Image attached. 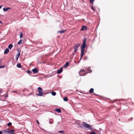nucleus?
I'll use <instances>...</instances> for the list:
<instances>
[{"mask_svg":"<svg viewBox=\"0 0 134 134\" xmlns=\"http://www.w3.org/2000/svg\"><path fill=\"white\" fill-rule=\"evenodd\" d=\"M2 21L0 20V24H2Z\"/></svg>","mask_w":134,"mask_h":134,"instance_id":"obj_40","label":"nucleus"},{"mask_svg":"<svg viewBox=\"0 0 134 134\" xmlns=\"http://www.w3.org/2000/svg\"><path fill=\"white\" fill-rule=\"evenodd\" d=\"M2 6H0V9L1 8Z\"/></svg>","mask_w":134,"mask_h":134,"instance_id":"obj_43","label":"nucleus"},{"mask_svg":"<svg viewBox=\"0 0 134 134\" xmlns=\"http://www.w3.org/2000/svg\"><path fill=\"white\" fill-rule=\"evenodd\" d=\"M94 91V89L93 88H91L89 91V93L90 94L92 93Z\"/></svg>","mask_w":134,"mask_h":134,"instance_id":"obj_14","label":"nucleus"},{"mask_svg":"<svg viewBox=\"0 0 134 134\" xmlns=\"http://www.w3.org/2000/svg\"><path fill=\"white\" fill-rule=\"evenodd\" d=\"M55 110L58 113L61 112V110L59 109H55Z\"/></svg>","mask_w":134,"mask_h":134,"instance_id":"obj_11","label":"nucleus"},{"mask_svg":"<svg viewBox=\"0 0 134 134\" xmlns=\"http://www.w3.org/2000/svg\"><path fill=\"white\" fill-rule=\"evenodd\" d=\"M91 8L92 10H93L94 11V9L92 6H91Z\"/></svg>","mask_w":134,"mask_h":134,"instance_id":"obj_34","label":"nucleus"},{"mask_svg":"<svg viewBox=\"0 0 134 134\" xmlns=\"http://www.w3.org/2000/svg\"><path fill=\"white\" fill-rule=\"evenodd\" d=\"M23 40H20V41L18 42L17 44L18 45H20L22 44Z\"/></svg>","mask_w":134,"mask_h":134,"instance_id":"obj_18","label":"nucleus"},{"mask_svg":"<svg viewBox=\"0 0 134 134\" xmlns=\"http://www.w3.org/2000/svg\"><path fill=\"white\" fill-rule=\"evenodd\" d=\"M14 131V130H9V133L10 134H14L13 133Z\"/></svg>","mask_w":134,"mask_h":134,"instance_id":"obj_21","label":"nucleus"},{"mask_svg":"<svg viewBox=\"0 0 134 134\" xmlns=\"http://www.w3.org/2000/svg\"><path fill=\"white\" fill-rule=\"evenodd\" d=\"M80 44H77L75 45L74 47V52H75V53H76L77 51L78 48L80 46Z\"/></svg>","mask_w":134,"mask_h":134,"instance_id":"obj_4","label":"nucleus"},{"mask_svg":"<svg viewBox=\"0 0 134 134\" xmlns=\"http://www.w3.org/2000/svg\"><path fill=\"white\" fill-rule=\"evenodd\" d=\"M64 100L65 101H67L68 100V98L65 97L63 98Z\"/></svg>","mask_w":134,"mask_h":134,"instance_id":"obj_24","label":"nucleus"},{"mask_svg":"<svg viewBox=\"0 0 134 134\" xmlns=\"http://www.w3.org/2000/svg\"><path fill=\"white\" fill-rule=\"evenodd\" d=\"M13 46L12 44H10L8 46V47L9 49H11L13 47Z\"/></svg>","mask_w":134,"mask_h":134,"instance_id":"obj_20","label":"nucleus"},{"mask_svg":"<svg viewBox=\"0 0 134 134\" xmlns=\"http://www.w3.org/2000/svg\"><path fill=\"white\" fill-rule=\"evenodd\" d=\"M87 71L88 72H92L91 70L90 69V68H88L87 69Z\"/></svg>","mask_w":134,"mask_h":134,"instance_id":"obj_25","label":"nucleus"},{"mask_svg":"<svg viewBox=\"0 0 134 134\" xmlns=\"http://www.w3.org/2000/svg\"><path fill=\"white\" fill-rule=\"evenodd\" d=\"M37 90L38 93L36 94V95L40 96H43L44 94L43 93V90L42 88L40 87H38Z\"/></svg>","mask_w":134,"mask_h":134,"instance_id":"obj_2","label":"nucleus"},{"mask_svg":"<svg viewBox=\"0 0 134 134\" xmlns=\"http://www.w3.org/2000/svg\"><path fill=\"white\" fill-rule=\"evenodd\" d=\"M3 131L4 132V133H5L4 132H5L9 133V129H6V130H5Z\"/></svg>","mask_w":134,"mask_h":134,"instance_id":"obj_16","label":"nucleus"},{"mask_svg":"<svg viewBox=\"0 0 134 134\" xmlns=\"http://www.w3.org/2000/svg\"><path fill=\"white\" fill-rule=\"evenodd\" d=\"M25 91V89H24V90H23V92Z\"/></svg>","mask_w":134,"mask_h":134,"instance_id":"obj_42","label":"nucleus"},{"mask_svg":"<svg viewBox=\"0 0 134 134\" xmlns=\"http://www.w3.org/2000/svg\"><path fill=\"white\" fill-rule=\"evenodd\" d=\"M20 38H21L23 36V34L22 32H20Z\"/></svg>","mask_w":134,"mask_h":134,"instance_id":"obj_26","label":"nucleus"},{"mask_svg":"<svg viewBox=\"0 0 134 134\" xmlns=\"http://www.w3.org/2000/svg\"><path fill=\"white\" fill-rule=\"evenodd\" d=\"M84 55V54L83 53H81V56L80 58V61L81 60V59L82 57Z\"/></svg>","mask_w":134,"mask_h":134,"instance_id":"obj_19","label":"nucleus"},{"mask_svg":"<svg viewBox=\"0 0 134 134\" xmlns=\"http://www.w3.org/2000/svg\"><path fill=\"white\" fill-rule=\"evenodd\" d=\"M27 72L28 74H30L31 73V71L29 70H28Z\"/></svg>","mask_w":134,"mask_h":134,"instance_id":"obj_31","label":"nucleus"},{"mask_svg":"<svg viewBox=\"0 0 134 134\" xmlns=\"http://www.w3.org/2000/svg\"><path fill=\"white\" fill-rule=\"evenodd\" d=\"M87 27L86 26H82V28L81 29V30L82 31L84 30V29H85L86 30H87Z\"/></svg>","mask_w":134,"mask_h":134,"instance_id":"obj_13","label":"nucleus"},{"mask_svg":"<svg viewBox=\"0 0 134 134\" xmlns=\"http://www.w3.org/2000/svg\"><path fill=\"white\" fill-rule=\"evenodd\" d=\"M131 119V120H132V119Z\"/></svg>","mask_w":134,"mask_h":134,"instance_id":"obj_45","label":"nucleus"},{"mask_svg":"<svg viewBox=\"0 0 134 134\" xmlns=\"http://www.w3.org/2000/svg\"><path fill=\"white\" fill-rule=\"evenodd\" d=\"M80 126L81 127H83L92 130V126L91 125H90L89 124L86 123L84 122H82V124H81Z\"/></svg>","mask_w":134,"mask_h":134,"instance_id":"obj_1","label":"nucleus"},{"mask_svg":"<svg viewBox=\"0 0 134 134\" xmlns=\"http://www.w3.org/2000/svg\"><path fill=\"white\" fill-rule=\"evenodd\" d=\"M51 94L52 95L55 96L56 95V93L55 92L52 91L51 92Z\"/></svg>","mask_w":134,"mask_h":134,"instance_id":"obj_23","label":"nucleus"},{"mask_svg":"<svg viewBox=\"0 0 134 134\" xmlns=\"http://www.w3.org/2000/svg\"><path fill=\"white\" fill-rule=\"evenodd\" d=\"M2 93V92H0V94H1Z\"/></svg>","mask_w":134,"mask_h":134,"instance_id":"obj_44","label":"nucleus"},{"mask_svg":"<svg viewBox=\"0 0 134 134\" xmlns=\"http://www.w3.org/2000/svg\"><path fill=\"white\" fill-rule=\"evenodd\" d=\"M36 121H37V124L38 125H39V123L38 121L37 120H36Z\"/></svg>","mask_w":134,"mask_h":134,"instance_id":"obj_35","label":"nucleus"},{"mask_svg":"<svg viewBox=\"0 0 134 134\" xmlns=\"http://www.w3.org/2000/svg\"><path fill=\"white\" fill-rule=\"evenodd\" d=\"M69 64V63H68V62H66L65 64L64 65V67H66L67 66H68Z\"/></svg>","mask_w":134,"mask_h":134,"instance_id":"obj_12","label":"nucleus"},{"mask_svg":"<svg viewBox=\"0 0 134 134\" xmlns=\"http://www.w3.org/2000/svg\"><path fill=\"white\" fill-rule=\"evenodd\" d=\"M63 70V69L62 67H61L57 71V73L58 74H59L61 73L62 72Z\"/></svg>","mask_w":134,"mask_h":134,"instance_id":"obj_7","label":"nucleus"},{"mask_svg":"<svg viewBox=\"0 0 134 134\" xmlns=\"http://www.w3.org/2000/svg\"><path fill=\"white\" fill-rule=\"evenodd\" d=\"M86 38H84L83 40V44H85L86 45Z\"/></svg>","mask_w":134,"mask_h":134,"instance_id":"obj_15","label":"nucleus"},{"mask_svg":"<svg viewBox=\"0 0 134 134\" xmlns=\"http://www.w3.org/2000/svg\"><path fill=\"white\" fill-rule=\"evenodd\" d=\"M94 0H90V3L92 4L93 3L94 1Z\"/></svg>","mask_w":134,"mask_h":134,"instance_id":"obj_29","label":"nucleus"},{"mask_svg":"<svg viewBox=\"0 0 134 134\" xmlns=\"http://www.w3.org/2000/svg\"><path fill=\"white\" fill-rule=\"evenodd\" d=\"M11 8L9 7L8 8H4L3 9V10L4 12H6L9 9H10Z\"/></svg>","mask_w":134,"mask_h":134,"instance_id":"obj_8","label":"nucleus"},{"mask_svg":"<svg viewBox=\"0 0 134 134\" xmlns=\"http://www.w3.org/2000/svg\"><path fill=\"white\" fill-rule=\"evenodd\" d=\"M58 124H59V122H58Z\"/></svg>","mask_w":134,"mask_h":134,"instance_id":"obj_46","label":"nucleus"},{"mask_svg":"<svg viewBox=\"0 0 134 134\" xmlns=\"http://www.w3.org/2000/svg\"><path fill=\"white\" fill-rule=\"evenodd\" d=\"M32 71L35 73H37L38 71V70L36 68H35L32 70Z\"/></svg>","mask_w":134,"mask_h":134,"instance_id":"obj_6","label":"nucleus"},{"mask_svg":"<svg viewBox=\"0 0 134 134\" xmlns=\"http://www.w3.org/2000/svg\"><path fill=\"white\" fill-rule=\"evenodd\" d=\"M12 92L16 93V91H12Z\"/></svg>","mask_w":134,"mask_h":134,"instance_id":"obj_37","label":"nucleus"},{"mask_svg":"<svg viewBox=\"0 0 134 134\" xmlns=\"http://www.w3.org/2000/svg\"><path fill=\"white\" fill-rule=\"evenodd\" d=\"M9 52V49L8 48L6 49L4 52V54H7Z\"/></svg>","mask_w":134,"mask_h":134,"instance_id":"obj_9","label":"nucleus"},{"mask_svg":"<svg viewBox=\"0 0 134 134\" xmlns=\"http://www.w3.org/2000/svg\"><path fill=\"white\" fill-rule=\"evenodd\" d=\"M20 55V52H19L18 53L16 54V58L17 60H18V59L19 58Z\"/></svg>","mask_w":134,"mask_h":134,"instance_id":"obj_10","label":"nucleus"},{"mask_svg":"<svg viewBox=\"0 0 134 134\" xmlns=\"http://www.w3.org/2000/svg\"><path fill=\"white\" fill-rule=\"evenodd\" d=\"M79 74L81 76H83L85 75L86 73L85 70H81L80 71Z\"/></svg>","mask_w":134,"mask_h":134,"instance_id":"obj_3","label":"nucleus"},{"mask_svg":"<svg viewBox=\"0 0 134 134\" xmlns=\"http://www.w3.org/2000/svg\"><path fill=\"white\" fill-rule=\"evenodd\" d=\"M58 133L63 134L64 133V132L63 131H60L58 132Z\"/></svg>","mask_w":134,"mask_h":134,"instance_id":"obj_27","label":"nucleus"},{"mask_svg":"<svg viewBox=\"0 0 134 134\" xmlns=\"http://www.w3.org/2000/svg\"><path fill=\"white\" fill-rule=\"evenodd\" d=\"M49 123L50 124H52L53 123V121H49Z\"/></svg>","mask_w":134,"mask_h":134,"instance_id":"obj_36","label":"nucleus"},{"mask_svg":"<svg viewBox=\"0 0 134 134\" xmlns=\"http://www.w3.org/2000/svg\"><path fill=\"white\" fill-rule=\"evenodd\" d=\"M0 92H2V90L1 89H0Z\"/></svg>","mask_w":134,"mask_h":134,"instance_id":"obj_39","label":"nucleus"},{"mask_svg":"<svg viewBox=\"0 0 134 134\" xmlns=\"http://www.w3.org/2000/svg\"><path fill=\"white\" fill-rule=\"evenodd\" d=\"M86 47V45L82 44V46H81V53H84L85 49Z\"/></svg>","mask_w":134,"mask_h":134,"instance_id":"obj_5","label":"nucleus"},{"mask_svg":"<svg viewBox=\"0 0 134 134\" xmlns=\"http://www.w3.org/2000/svg\"><path fill=\"white\" fill-rule=\"evenodd\" d=\"M2 133L1 131H0V134H2Z\"/></svg>","mask_w":134,"mask_h":134,"instance_id":"obj_38","label":"nucleus"},{"mask_svg":"<svg viewBox=\"0 0 134 134\" xmlns=\"http://www.w3.org/2000/svg\"><path fill=\"white\" fill-rule=\"evenodd\" d=\"M17 67L19 68H21L22 66L21 65L20 63L17 64L16 65Z\"/></svg>","mask_w":134,"mask_h":134,"instance_id":"obj_22","label":"nucleus"},{"mask_svg":"<svg viewBox=\"0 0 134 134\" xmlns=\"http://www.w3.org/2000/svg\"><path fill=\"white\" fill-rule=\"evenodd\" d=\"M88 57H85V58L84 59V60H85L88 59Z\"/></svg>","mask_w":134,"mask_h":134,"instance_id":"obj_33","label":"nucleus"},{"mask_svg":"<svg viewBox=\"0 0 134 134\" xmlns=\"http://www.w3.org/2000/svg\"><path fill=\"white\" fill-rule=\"evenodd\" d=\"M75 52H74V53H73V55H74V54H75Z\"/></svg>","mask_w":134,"mask_h":134,"instance_id":"obj_41","label":"nucleus"},{"mask_svg":"<svg viewBox=\"0 0 134 134\" xmlns=\"http://www.w3.org/2000/svg\"><path fill=\"white\" fill-rule=\"evenodd\" d=\"M90 134H96V133L94 132H92L90 133Z\"/></svg>","mask_w":134,"mask_h":134,"instance_id":"obj_32","label":"nucleus"},{"mask_svg":"<svg viewBox=\"0 0 134 134\" xmlns=\"http://www.w3.org/2000/svg\"><path fill=\"white\" fill-rule=\"evenodd\" d=\"M12 125V123L11 122H9L7 124V126H9Z\"/></svg>","mask_w":134,"mask_h":134,"instance_id":"obj_28","label":"nucleus"},{"mask_svg":"<svg viewBox=\"0 0 134 134\" xmlns=\"http://www.w3.org/2000/svg\"><path fill=\"white\" fill-rule=\"evenodd\" d=\"M5 67V65H1L0 66V68H4Z\"/></svg>","mask_w":134,"mask_h":134,"instance_id":"obj_30","label":"nucleus"},{"mask_svg":"<svg viewBox=\"0 0 134 134\" xmlns=\"http://www.w3.org/2000/svg\"><path fill=\"white\" fill-rule=\"evenodd\" d=\"M65 31L63 30L59 31H58L57 32L58 33H60L61 34H62L64 33L65 32Z\"/></svg>","mask_w":134,"mask_h":134,"instance_id":"obj_17","label":"nucleus"}]
</instances>
